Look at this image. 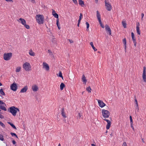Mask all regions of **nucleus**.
<instances>
[{
	"label": "nucleus",
	"mask_w": 146,
	"mask_h": 146,
	"mask_svg": "<svg viewBox=\"0 0 146 146\" xmlns=\"http://www.w3.org/2000/svg\"><path fill=\"white\" fill-rule=\"evenodd\" d=\"M99 23H100L101 27L102 28H104V25L102 24L101 21H99Z\"/></svg>",
	"instance_id": "obj_36"
},
{
	"label": "nucleus",
	"mask_w": 146,
	"mask_h": 146,
	"mask_svg": "<svg viewBox=\"0 0 146 146\" xmlns=\"http://www.w3.org/2000/svg\"><path fill=\"white\" fill-rule=\"evenodd\" d=\"M21 67L20 66H18L16 68L15 71L17 72H19L21 71Z\"/></svg>",
	"instance_id": "obj_25"
},
{
	"label": "nucleus",
	"mask_w": 146,
	"mask_h": 146,
	"mask_svg": "<svg viewBox=\"0 0 146 146\" xmlns=\"http://www.w3.org/2000/svg\"><path fill=\"white\" fill-rule=\"evenodd\" d=\"M29 53L31 56H35V53L33 51L32 49H30L29 50Z\"/></svg>",
	"instance_id": "obj_19"
},
{
	"label": "nucleus",
	"mask_w": 146,
	"mask_h": 146,
	"mask_svg": "<svg viewBox=\"0 0 146 146\" xmlns=\"http://www.w3.org/2000/svg\"><path fill=\"white\" fill-rule=\"evenodd\" d=\"M84 93V92H82V94H83V93Z\"/></svg>",
	"instance_id": "obj_61"
},
{
	"label": "nucleus",
	"mask_w": 146,
	"mask_h": 146,
	"mask_svg": "<svg viewBox=\"0 0 146 146\" xmlns=\"http://www.w3.org/2000/svg\"><path fill=\"white\" fill-rule=\"evenodd\" d=\"M104 120L106 121L107 123V124L106 126V128L107 129H108L110 128L111 125V122L108 119H104Z\"/></svg>",
	"instance_id": "obj_16"
},
{
	"label": "nucleus",
	"mask_w": 146,
	"mask_h": 146,
	"mask_svg": "<svg viewBox=\"0 0 146 146\" xmlns=\"http://www.w3.org/2000/svg\"><path fill=\"white\" fill-rule=\"evenodd\" d=\"M135 106H136V109L137 110H139V106H138V103H135Z\"/></svg>",
	"instance_id": "obj_37"
},
{
	"label": "nucleus",
	"mask_w": 146,
	"mask_h": 146,
	"mask_svg": "<svg viewBox=\"0 0 146 146\" xmlns=\"http://www.w3.org/2000/svg\"><path fill=\"white\" fill-rule=\"evenodd\" d=\"M33 91L34 92H36L38 91L39 88L37 85L36 84H33L31 87Z\"/></svg>",
	"instance_id": "obj_11"
},
{
	"label": "nucleus",
	"mask_w": 146,
	"mask_h": 146,
	"mask_svg": "<svg viewBox=\"0 0 146 146\" xmlns=\"http://www.w3.org/2000/svg\"><path fill=\"white\" fill-rule=\"evenodd\" d=\"M58 27V29H60V25H58V26H57Z\"/></svg>",
	"instance_id": "obj_57"
},
{
	"label": "nucleus",
	"mask_w": 146,
	"mask_h": 146,
	"mask_svg": "<svg viewBox=\"0 0 146 146\" xmlns=\"http://www.w3.org/2000/svg\"><path fill=\"white\" fill-rule=\"evenodd\" d=\"M79 4L82 7H83L84 5V2L82 0H79Z\"/></svg>",
	"instance_id": "obj_27"
},
{
	"label": "nucleus",
	"mask_w": 146,
	"mask_h": 146,
	"mask_svg": "<svg viewBox=\"0 0 146 146\" xmlns=\"http://www.w3.org/2000/svg\"><path fill=\"white\" fill-rule=\"evenodd\" d=\"M90 44L95 51H96L97 50V49L96 48H95V47L94 46L93 42H90Z\"/></svg>",
	"instance_id": "obj_26"
},
{
	"label": "nucleus",
	"mask_w": 146,
	"mask_h": 146,
	"mask_svg": "<svg viewBox=\"0 0 146 146\" xmlns=\"http://www.w3.org/2000/svg\"><path fill=\"white\" fill-rule=\"evenodd\" d=\"M73 2L75 4H77V1L76 0H72Z\"/></svg>",
	"instance_id": "obj_47"
},
{
	"label": "nucleus",
	"mask_w": 146,
	"mask_h": 146,
	"mask_svg": "<svg viewBox=\"0 0 146 146\" xmlns=\"http://www.w3.org/2000/svg\"><path fill=\"white\" fill-rule=\"evenodd\" d=\"M0 93L3 96H5V94L2 89H1L0 90Z\"/></svg>",
	"instance_id": "obj_31"
},
{
	"label": "nucleus",
	"mask_w": 146,
	"mask_h": 146,
	"mask_svg": "<svg viewBox=\"0 0 146 146\" xmlns=\"http://www.w3.org/2000/svg\"><path fill=\"white\" fill-rule=\"evenodd\" d=\"M105 30L107 33L109 34V35H111V29L109 26L107 25H105Z\"/></svg>",
	"instance_id": "obj_14"
},
{
	"label": "nucleus",
	"mask_w": 146,
	"mask_h": 146,
	"mask_svg": "<svg viewBox=\"0 0 146 146\" xmlns=\"http://www.w3.org/2000/svg\"><path fill=\"white\" fill-rule=\"evenodd\" d=\"M12 56V53L11 52L5 53L3 54V59L6 61L9 60L11 59Z\"/></svg>",
	"instance_id": "obj_4"
},
{
	"label": "nucleus",
	"mask_w": 146,
	"mask_h": 146,
	"mask_svg": "<svg viewBox=\"0 0 146 146\" xmlns=\"http://www.w3.org/2000/svg\"><path fill=\"white\" fill-rule=\"evenodd\" d=\"M0 125L3 127H5V125L3 124V123L1 121H0Z\"/></svg>",
	"instance_id": "obj_43"
},
{
	"label": "nucleus",
	"mask_w": 146,
	"mask_h": 146,
	"mask_svg": "<svg viewBox=\"0 0 146 146\" xmlns=\"http://www.w3.org/2000/svg\"><path fill=\"white\" fill-rule=\"evenodd\" d=\"M99 106L101 108H103L106 106V104L101 100H97Z\"/></svg>",
	"instance_id": "obj_12"
},
{
	"label": "nucleus",
	"mask_w": 146,
	"mask_h": 146,
	"mask_svg": "<svg viewBox=\"0 0 146 146\" xmlns=\"http://www.w3.org/2000/svg\"><path fill=\"white\" fill-rule=\"evenodd\" d=\"M5 0L8 2L13 3V0Z\"/></svg>",
	"instance_id": "obj_44"
},
{
	"label": "nucleus",
	"mask_w": 146,
	"mask_h": 146,
	"mask_svg": "<svg viewBox=\"0 0 146 146\" xmlns=\"http://www.w3.org/2000/svg\"><path fill=\"white\" fill-rule=\"evenodd\" d=\"M82 82H83L84 84H86V82H87V80L86 79V77L85 76V75L84 74H83L82 78Z\"/></svg>",
	"instance_id": "obj_18"
},
{
	"label": "nucleus",
	"mask_w": 146,
	"mask_h": 146,
	"mask_svg": "<svg viewBox=\"0 0 146 146\" xmlns=\"http://www.w3.org/2000/svg\"><path fill=\"white\" fill-rule=\"evenodd\" d=\"M18 21L21 23L23 25H24L25 27L27 29L30 28L29 26L26 24V22L25 20L23 19L20 18L18 20Z\"/></svg>",
	"instance_id": "obj_6"
},
{
	"label": "nucleus",
	"mask_w": 146,
	"mask_h": 146,
	"mask_svg": "<svg viewBox=\"0 0 146 146\" xmlns=\"http://www.w3.org/2000/svg\"><path fill=\"white\" fill-rule=\"evenodd\" d=\"M53 16L54 17H55V18H57L58 19V14H57L56 13L55 14H54V15H53Z\"/></svg>",
	"instance_id": "obj_40"
},
{
	"label": "nucleus",
	"mask_w": 146,
	"mask_h": 146,
	"mask_svg": "<svg viewBox=\"0 0 146 146\" xmlns=\"http://www.w3.org/2000/svg\"><path fill=\"white\" fill-rule=\"evenodd\" d=\"M23 68L24 70L27 72L31 71L32 70L31 65L28 62H26L23 64Z\"/></svg>",
	"instance_id": "obj_1"
},
{
	"label": "nucleus",
	"mask_w": 146,
	"mask_h": 146,
	"mask_svg": "<svg viewBox=\"0 0 146 146\" xmlns=\"http://www.w3.org/2000/svg\"><path fill=\"white\" fill-rule=\"evenodd\" d=\"M80 21L78 20V25H77V26L78 27L79 26V25L80 23Z\"/></svg>",
	"instance_id": "obj_50"
},
{
	"label": "nucleus",
	"mask_w": 146,
	"mask_h": 146,
	"mask_svg": "<svg viewBox=\"0 0 146 146\" xmlns=\"http://www.w3.org/2000/svg\"><path fill=\"white\" fill-rule=\"evenodd\" d=\"M28 87L27 86H25L20 90V93H24L26 92L28 90Z\"/></svg>",
	"instance_id": "obj_15"
},
{
	"label": "nucleus",
	"mask_w": 146,
	"mask_h": 146,
	"mask_svg": "<svg viewBox=\"0 0 146 146\" xmlns=\"http://www.w3.org/2000/svg\"><path fill=\"white\" fill-rule=\"evenodd\" d=\"M122 24L124 28H125L127 27V23L125 20H123L122 22Z\"/></svg>",
	"instance_id": "obj_24"
},
{
	"label": "nucleus",
	"mask_w": 146,
	"mask_h": 146,
	"mask_svg": "<svg viewBox=\"0 0 146 146\" xmlns=\"http://www.w3.org/2000/svg\"><path fill=\"white\" fill-rule=\"evenodd\" d=\"M105 3L107 10L109 11H111L112 9V7L110 4L106 0L105 1Z\"/></svg>",
	"instance_id": "obj_8"
},
{
	"label": "nucleus",
	"mask_w": 146,
	"mask_h": 146,
	"mask_svg": "<svg viewBox=\"0 0 146 146\" xmlns=\"http://www.w3.org/2000/svg\"><path fill=\"white\" fill-rule=\"evenodd\" d=\"M4 104H5V103L2 101L0 100V104L3 105Z\"/></svg>",
	"instance_id": "obj_48"
},
{
	"label": "nucleus",
	"mask_w": 146,
	"mask_h": 146,
	"mask_svg": "<svg viewBox=\"0 0 146 146\" xmlns=\"http://www.w3.org/2000/svg\"><path fill=\"white\" fill-rule=\"evenodd\" d=\"M135 103H138L137 101V100L136 99H135Z\"/></svg>",
	"instance_id": "obj_55"
},
{
	"label": "nucleus",
	"mask_w": 146,
	"mask_h": 146,
	"mask_svg": "<svg viewBox=\"0 0 146 146\" xmlns=\"http://www.w3.org/2000/svg\"><path fill=\"white\" fill-rule=\"evenodd\" d=\"M91 145L92 146H96L94 144H92Z\"/></svg>",
	"instance_id": "obj_56"
},
{
	"label": "nucleus",
	"mask_w": 146,
	"mask_h": 146,
	"mask_svg": "<svg viewBox=\"0 0 146 146\" xmlns=\"http://www.w3.org/2000/svg\"><path fill=\"white\" fill-rule=\"evenodd\" d=\"M57 75L60 77L62 78V79L63 80V78L62 76V74L61 72L60 71L58 74H57Z\"/></svg>",
	"instance_id": "obj_29"
},
{
	"label": "nucleus",
	"mask_w": 146,
	"mask_h": 146,
	"mask_svg": "<svg viewBox=\"0 0 146 146\" xmlns=\"http://www.w3.org/2000/svg\"><path fill=\"white\" fill-rule=\"evenodd\" d=\"M142 141L143 143H145V141H144V140H143V138L142 139Z\"/></svg>",
	"instance_id": "obj_58"
},
{
	"label": "nucleus",
	"mask_w": 146,
	"mask_h": 146,
	"mask_svg": "<svg viewBox=\"0 0 146 146\" xmlns=\"http://www.w3.org/2000/svg\"><path fill=\"white\" fill-rule=\"evenodd\" d=\"M142 78L145 82H146V68L145 66L143 67V71L142 74Z\"/></svg>",
	"instance_id": "obj_9"
},
{
	"label": "nucleus",
	"mask_w": 146,
	"mask_h": 146,
	"mask_svg": "<svg viewBox=\"0 0 146 146\" xmlns=\"http://www.w3.org/2000/svg\"><path fill=\"white\" fill-rule=\"evenodd\" d=\"M61 115L64 118L66 117L67 116L66 115V114L65 113L64 111V109H62L61 111Z\"/></svg>",
	"instance_id": "obj_23"
},
{
	"label": "nucleus",
	"mask_w": 146,
	"mask_h": 146,
	"mask_svg": "<svg viewBox=\"0 0 146 146\" xmlns=\"http://www.w3.org/2000/svg\"><path fill=\"white\" fill-rule=\"evenodd\" d=\"M86 24L87 26V30L88 31L89 29H88L89 27V23L87 22H86Z\"/></svg>",
	"instance_id": "obj_38"
},
{
	"label": "nucleus",
	"mask_w": 146,
	"mask_h": 146,
	"mask_svg": "<svg viewBox=\"0 0 146 146\" xmlns=\"http://www.w3.org/2000/svg\"><path fill=\"white\" fill-rule=\"evenodd\" d=\"M86 90L89 93L91 92V89L90 86L86 88Z\"/></svg>",
	"instance_id": "obj_32"
},
{
	"label": "nucleus",
	"mask_w": 146,
	"mask_h": 146,
	"mask_svg": "<svg viewBox=\"0 0 146 146\" xmlns=\"http://www.w3.org/2000/svg\"><path fill=\"white\" fill-rule=\"evenodd\" d=\"M82 114H80V113H78V116H77L78 118H82Z\"/></svg>",
	"instance_id": "obj_39"
},
{
	"label": "nucleus",
	"mask_w": 146,
	"mask_h": 146,
	"mask_svg": "<svg viewBox=\"0 0 146 146\" xmlns=\"http://www.w3.org/2000/svg\"><path fill=\"white\" fill-rule=\"evenodd\" d=\"M2 85V84L0 82V86H1Z\"/></svg>",
	"instance_id": "obj_59"
},
{
	"label": "nucleus",
	"mask_w": 146,
	"mask_h": 146,
	"mask_svg": "<svg viewBox=\"0 0 146 146\" xmlns=\"http://www.w3.org/2000/svg\"><path fill=\"white\" fill-rule=\"evenodd\" d=\"M96 16L97 18L99 21H101V17L98 11H97L96 12Z\"/></svg>",
	"instance_id": "obj_22"
},
{
	"label": "nucleus",
	"mask_w": 146,
	"mask_h": 146,
	"mask_svg": "<svg viewBox=\"0 0 146 146\" xmlns=\"http://www.w3.org/2000/svg\"><path fill=\"white\" fill-rule=\"evenodd\" d=\"M102 113L103 116L104 118H108L110 115V113L107 110L102 109Z\"/></svg>",
	"instance_id": "obj_5"
},
{
	"label": "nucleus",
	"mask_w": 146,
	"mask_h": 146,
	"mask_svg": "<svg viewBox=\"0 0 146 146\" xmlns=\"http://www.w3.org/2000/svg\"><path fill=\"white\" fill-rule=\"evenodd\" d=\"M65 87V85L63 83H62L60 86V89L61 90H63L64 88Z\"/></svg>",
	"instance_id": "obj_28"
},
{
	"label": "nucleus",
	"mask_w": 146,
	"mask_h": 146,
	"mask_svg": "<svg viewBox=\"0 0 146 146\" xmlns=\"http://www.w3.org/2000/svg\"><path fill=\"white\" fill-rule=\"evenodd\" d=\"M131 36L132 40L133 41V42L134 44V46L136 47V40L135 38V36L133 32L131 33Z\"/></svg>",
	"instance_id": "obj_13"
},
{
	"label": "nucleus",
	"mask_w": 146,
	"mask_h": 146,
	"mask_svg": "<svg viewBox=\"0 0 146 146\" xmlns=\"http://www.w3.org/2000/svg\"><path fill=\"white\" fill-rule=\"evenodd\" d=\"M48 53L49 54L50 56H53L52 51L50 50H48Z\"/></svg>",
	"instance_id": "obj_34"
},
{
	"label": "nucleus",
	"mask_w": 146,
	"mask_h": 146,
	"mask_svg": "<svg viewBox=\"0 0 146 146\" xmlns=\"http://www.w3.org/2000/svg\"><path fill=\"white\" fill-rule=\"evenodd\" d=\"M9 112L13 116H15L18 111H19V109L15 106H12L9 108Z\"/></svg>",
	"instance_id": "obj_3"
},
{
	"label": "nucleus",
	"mask_w": 146,
	"mask_h": 146,
	"mask_svg": "<svg viewBox=\"0 0 146 146\" xmlns=\"http://www.w3.org/2000/svg\"><path fill=\"white\" fill-rule=\"evenodd\" d=\"M56 25H57V26H58V25H59V19H58L56 20Z\"/></svg>",
	"instance_id": "obj_45"
},
{
	"label": "nucleus",
	"mask_w": 146,
	"mask_h": 146,
	"mask_svg": "<svg viewBox=\"0 0 146 146\" xmlns=\"http://www.w3.org/2000/svg\"><path fill=\"white\" fill-rule=\"evenodd\" d=\"M12 142L13 144H16V142L15 140H13Z\"/></svg>",
	"instance_id": "obj_53"
},
{
	"label": "nucleus",
	"mask_w": 146,
	"mask_h": 146,
	"mask_svg": "<svg viewBox=\"0 0 146 146\" xmlns=\"http://www.w3.org/2000/svg\"><path fill=\"white\" fill-rule=\"evenodd\" d=\"M95 0L97 2L98 1V0Z\"/></svg>",
	"instance_id": "obj_62"
},
{
	"label": "nucleus",
	"mask_w": 146,
	"mask_h": 146,
	"mask_svg": "<svg viewBox=\"0 0 146 146\" xmlns=\"http://www.w3.org/2000/svg\"><path fill=\"white\" fill-rule=\"evenodd\" d=\"M37 22L39 24H43L44 22V16L42 15H37L36 16Z\"/></svg>",
	"instance_id": "obj_2"
},
{
	"label": "nucleus",
	"mask_w": 146,
	"mask_h": 146,
	"mask_svg": "<svg viewBox=\"0 0 146 146\" xmlns=\"http://www.w3.org/2000/svg\"><path fill=\"white\" fill-rule=\"evenodd\" d=\"M123 42L124 44V47L125 49V52H126V48H127V41L126 39L125 38L123 40Z\"/></svg>",
	"instance_id": "obj_17"
},
{
	"label": "nucleus",
	"mask_w": 146,
	"mask_h": 146,
	"mask_svg": "<svg viewBox=\"0 0 146 146\" xmlns=\"http://www.w3.org/2000/svg\"><path fill=\"white\" fill-rule=\"evenodd\" d=\"M82 13H80V16H79V20L81 21V19L82 18Z\"/></svg>",
	"instance_id": "obj_42"
},
{
	"label": "nucleus",
	"mask_w": 146,
	"mask_h": 146,
	"mask_svg": "<svg viewBox=\"0 0 146 146\" xmlns=\"http://www.w3.org/2000/svg\"><path fill=\"white\" fill-rule=\"evenodd\" d=\"M42 68L46 72H49L50 70L49 66L46 62H44L42 63Z\"/></svg>",
	"instance_id": "obj_7"
},
{
	"label": "nucleus",
	"mask_w": 146,
	"mask_h": 146,
	"mask_svg": "<svg viewBox=\"0 0 146 146\" xmlns=\"http://www.w3.org/2000/svg\"><path fill=\"white\" fill-rule=\"evenodd\" d=\"M122 146H127L126 143L125 142H124Z\"/></svg>",
	"instance_id": "obj_46"
},
{
	"label": "nucleus",
	"mask_w": 146,
	"mask_h": 146,
	"mask_svg": "<svg viewBox=\"0 0 146 146\" xmlns=\"http://www.w3.org/2000/svg\"><path fill=\"white\" fill-rule=\"evenodd\" d=\"M68 40L70 43H72L73 42V40H71L69 39Z\"/></svg>",
	"instance_id": "obj_51"
},
{
	"label": "nucleus",
	"mask_w": 146,
	"mask_h": 146,
	"mask_svg": "<svg viewBox=\"0 0 146 146\" xmlns=\"http://www.w3.org/2000/svg\"><path fill=\"white\" fill-rule=\"evenodd\" d=\"M141 18H142V19H143V16H144V14L143 13H142L141 14Z\"/></svg>",
	"instance_id": "obj_54"
},
{
	"label": "nucleus",
	"mask_w": 146,
	"mask_h": 146,
	"mask_svg": "<svg viewBox=\"0 0 146 146\" xmlns=\"http://www.w3.org/2000/svg\"><path fill=\"white\" fill-rule=\"evenodd\" d=\"M56 13L55 11L54 10H53L52 11V15H54V14H55Z\"/></svg>",
	"instance_id": "obj_49"
},
{
	"label": "nucleus",
	"mask_w": 146,
	"mask_h": 146,
	"mask_svg": "<svg viewBox=\"0 0 146 146\" xmlns=\"http://www.w3.org/2000/svg\"><path fill=\"white\" fill-rule=\"evenodd\" d=\"M129 119L130 120V123L131 124V127L132 128V129L134 130V128L133 125V120L132 119V117L131 116H130L129 117Z\"/></svg>",
	"instance_id": "obj_20"
},
{
	"label": "nucleus",
	"mask_w": 146,
	"mask_h": 146,
	"mask_svg": "<svg viewBox=\"0 0 146 146\" xmlns=\"http://www.w3.org/2000/svg\"><path fill=\"white\" fill-rule=\"evenodd\" d=\"M58 146H60V144H59L58 145Z\"/></svg>",
	"instance_id": "obj_60"
},
{
	"label": "nucleus",
	"mask_w": 146,
	"mask_h": 146,
	"mask_svg": "<svg viewBox=\"0 0 146 146\" xmlns=\"http://www.w3.org/2000/svg\"><path fill=\"white\" fill-rule=\"evenodd\" d=\"M1 111V110H0V111Z\"/></svg>",
	"instance_id": "obj_63"
},
{
	"label": "nucleus",
	"mask_w": 146,
	"mask_h": 146,
	"mask_svg": "<svg viewBox=\"0 0 146 146\" xmlns=\"http://www.w3.org/2000/svg\"><path fill=\"white\" fill-rule=\"evenodd\" d=\"M11 89L12 90L15 91L17 89V84L15 82L12 84L10 86Z\"/></svg>",
	"instance_id": "obj_10"
},
{
	"label": "nucleus",
	"mask_w": 146,
	"mask_h": 146,
	"mask_svg": "<svg viewBox=\"0 0 146 146\" xmlns=\"http://www.w3.org/2000/svg\"><path fill=\"white\" fill-rule=\"evenodd\" d=\"M3 117H4L3 115L0 114V118L3 119Z\"/></svg>",
	"instance_id": "obj_52"
},
{
	"label": "nucleus",
	"mask_w": 146,
	"mask_h": 146,
	"mask_svg": "<svg viewBox=\"0 0 146 146\" xmlns=\"http://www.w3.org/2000/svg\"><path fill=\"white\" fill-rule=\"evenodd\" d=\"M11 135L12 136H14L15 137L17 138H18L17 135L15 133H12V132H11Z\"/></svg>",
	"instance_id": "obj_35"
},
{
	"label": "nucleus",
	"mask_w": 146,
	"mask_h": 146,
	"mask_svg": "<svg viewBox=\"0 0 146 146\" xmlns=\"http://www.w3.org/2000/svg\"><path fill=\"white\" fill-rule=\"evenodd\" d=\"M8 123L14 129H16V128L15 126L14 125L13 123H11L10 122H8Z\"/></svg>",
	"instance_id": "obj_33"
},
{
	"label": "nucleus",
	"mask_w": 146,
	"mask_h": 146,
	"mask_svg": "<svg viewBox=\"0 0 146 146\" xmlns=\"http://www.w3.org/2000/svg\"><path fill=\"white\" fill-rule=\"evenodd\" d=\"M136 31H137V33L139 35H140V31L139 24L138 25H137Z\"/></svg>",
	"instance_id": "obj_21"
},
{
	"label": "nucleus",
	"mask_w": 146,
	"mask_h": 146,
	"mask_svg": "<svg viewBox=\"0 0 146 146\" xmlns=\"http://www.w3.org/2000/svg\"><path fill=\"white\" fill-rule=\"evenodd\" d=\"M0 140L1 141H3L4 140V138L3 136L1 135H0Z\"/></svg>",
	"instance_id": "obj_41"
},
{
	"label": "nucleus",
	"mask_w": 146,
	"mask_h": 146,
	"mask_svg": "<svg viewBox=\"0 0 146 146\" xmlns=\"http://www.w3.org/2000/svg\"><path fill=\"white\" fill-rule=\"evenodd\" d=\"M0 108L4 111H6L7 110L6 108L3 106L0 105Z\"/></svg>",
	"instance_id": "obj_30"
}]
</instances>
